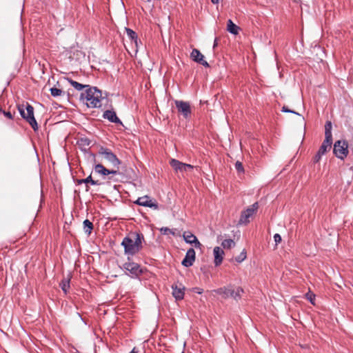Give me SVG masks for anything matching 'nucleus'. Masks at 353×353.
<instances>
[{
    "label": "nucleus",
    "instance_id": "10",
    "mask_svg": "<svg viewBox=\"0 0 353 353\" xmlns=\"http://www.w3.org/2000/svg\"><path fill=\"white\" fill-rule=\"evenodd\" d=\"M196 253L193 248H190L185 254V258L182 261V265L185 267H190L195 261Z\"/></svg>",
    "mask_w": 353,
    "mask_h": 353
},
{
    "label": "nucleus",
    "instance_id": "29",
    "mask_svg": "<svg viewBox=\"0 0 353 353\" xmlns=\"http://www.w3.org/2000/svg\"><path fill=\"white\" fill-rule=\"evenodd\" d=\"M50 93L53 97H59L62 94L63 91L61 89L57 88H52L50 89Z\"/></svg>",
    "mask_w": 353,
    "mask_h": 353
},
{
    "label": "nucleus",
    "instance_id": "6",
    "mask_svg": "<svg viewBox=\"0 0 353 353\" xmlns=\"http://www.w3.org/2000/svg\"><path fill=\"white\" fill-rule=\"evenodd\" d=\"M259 208L258 203L256 202L251 206L248 207L245 210L241 212L239 223V225H246L250 222V218L256 212Z\"/></svg>",
    "mask_w": 353,
    "mask_h": 353
},
{
    "label": "nucleus",
    "instance_id": "16",
    "mask_svg": "<svg viewBox=\"0 0 353 353\" xmlns=\"http://www.w3.org/2000/svg\"><path fill=\"white\" fill-rule=\"evenodd\" d=\"M214 292L221 295L223 299H227L228 297L230 296V295H233V289L230 288H226V287H224V288H220L216 290H214Z\"/></svg>",
    "mask_w": 353,
    "mask_h": 353
},
{
    "label": "nucleus",
    "instance_id": "15",
    "mask_svg": "<svg viewBox=\"0 0 353 353\" xmlns=\"http://www.w3.org/2000/svg\"><path fill=\"white\" fill-rule=\"evenodd\" d=\"M214 256V264L216 266L219 265L223 259V250L219 247H215L213 250Z\"/></svg>",
    "mask_w": 353,
    "mask_h": 353
},
{
    "label": "nucleus",
    "instance_id": "27",
    "mask_svg": "<svg viewBox=\"0 0 353 353\" xmlns=\"http://www.w3.org/2000/svg\"><path fill=\"white\" fill-rule=\"evenodd\" d=\"M243 290L239 287L236 289V290H233V295H230L231 297H233L234 299L237 300L241 299V294L243 293Z\"/></svg>",
    "mask_w": 353,
    "mask_h": 353
},
{
    "label": "nucleus",
    "instance_id": "26",
    "mask_svg": "<svg viewBox=\"0 0 353 353\" xmlns=\"http://www.w3.org/2000/svg\"><path fill=\"white\" fill-rule=\"evenodd\" d=\"M70 278L65 279L60 283V286L65 293L67 292L68 290L70 288Z\"/></svg>",
    "mask_w": 353,
    "mask_h": 353
},
{
    "label": "nucleus",
    "instance_id": "39",
    "mask_svg": "<svg viewBox=\"0 0 353 353\" xmlns=\"http://www.w3.org/2000/svg\"><path fill=\"white\" fill-rule=\"evenodd\" d=\"M77 184L85 183V179H77Z\"/></svg>",
    "mask_w": 353,
    "mask_h": 353
},
{
    "label": "nucleus",
    "instance_id": "22",
    "mask_svg": "<svg viewBox=\"0 0 353 353\" xmlns=\"http://www.w3.org/2000/svg\"><path fill=\"white\" fill-rule=\"evenodd\" d=\"M68 82L70 83V85L74 87L77 90H81L84 88H89L90 86L88 85H83L81 83H79L71 79H66Z\"/></svg>",
    "mask_w": 353,
    "mask_h": 353
},
{
    "label": "nucleus",
    "instance_id": "28",
    "mask_svg": "<svg viewBox=\"0 0 353 353\" xmlns=\"http://www.w3.org/2000/svg\"><path fill=\"white\" fill-rule=\"evenodd\" d=\"M246 257H247V253H246L245 250L244 249L240 253V254L235 258V261H237L238 263H241L246 259Z\"/></svg>",
    "mask_w": 353,
    "mask_h": 353
},
{
    "label": "nucleus",
    "instance_id": "41",
    "mask_svg": "<svg viewBox=\"0 0 353 353\" xmlns=\"http://www.w3.org/2000/svg\"><path fill=\"white\" fill-rule=\"evenodd\" d=\"M130 353H138V351L137 350L136 347H134Z\"/></svg>",
    "mask_w": 353,
    "mask_h": 353
},
{
    "label": "nucleus",
    "instance_id": "11",
    "mask_svg": "<svg viewBox=\"0 0 353 353\" xmlns=\"http://www.w3.org/2000/svg\"><path fill=\"white\" fill-rule=\"evenodd\" d=\"M94 170L98 174L104 175V176L108 175L110 174H116L118 173V169L114 168L113 167L111 169H108V168H105L102 164H100V163L95 165Z\"/></svg>",
    "mask_w": 353,
    "mask_h": 353
},
{
    "label": "nucleus",
    "instance_id": "34",
    "mask_svg": "<svg viewBox=\"0 0 353 353\" xmlns=\"http://www.w3.org/2000/svg\"><path fill=\"white\" fill-rule=\"evenodd\" d=\"M324 154H321L319 151H318V152L316 153V154L314 156V159H313V161L314 163H318L322 155H323Z\"/></svg>",
    "mask_w": 353,
    "mask_h": 353
},
{
    "label": "nucleus",
    "instance_id": "18",
    "mask_svg": "<svg viewBox=\"0 0 353 353\" xmlns=\"http://www.w3.org/2000/svg\"><path fill=\"white\" fill-rule=\"evenodd\" d=\"M332 143V139L325 137V140L321 144L319 151L321 154H325L327 150H330Z\"/></svg>",
    "mask_w": 353,
    "mask_h": 353
},
{
    "label": "nucleus",
    "instance_id": "30",
    "mask_svg": "<svg viewBox=\"0 0 353 353\" xmlns=\"http://www.w3.org/2000/svg\"><path fill=\"white\" fill-rule=\"evenodd\" d=\"M235 168L236 170V171L239 173V174H243L244 173V168H243V164L241 162L237 161L236 163H235Z\"/></svg>",
    "mask_w": 353,
    "mask_h": 353
},
{
    "label": "nucleus",
    "instance_id": "44",
    "mask_svg": "<svg viewBox=\"0 0 353 353\" xmlns=\"http://www.w3.org/2000/svg\"><path fill=\"white\" fill-rule=\"evenodd\" d=\"M145 1L150 2L151 0H144Z\"/></svg>",
    "mask_w": 353,
    "mask_h": 353
},
{
    "label": "nucleus",
    "instance_id": "21",
    "mask_svg": "<svg viewBox=\"0 0 353 353\" xmlns=\"http://www.w3.org/2000/svg\"><path fill=\"white\" fill-rule=\"evenodd\" d=\"M125 32L131 41L134 42L135 46L137 47V35L136 32L132 30L127 28H125Z\"/></svg>",
    "mask_w": 353,
    "mask_h": 353
},
{
    "label": "nucleus",
    "instance_id": "3",
    "mask_svg": "<svg viewBox=\"0 0 353 353\" xmlns=\"http://www.w3.org/2000/svg\"><path fill=\"white\" fill-rule=\"evenodd\" d=\"M18 110L21 116L26 119L33 130L36 131L38 129V125L34 117V108L27 103L26 106L24 105H19Z\"/></svg>",
    "mask_w": 353,
    "mask_h": 353
},
{
    "label": "nucleus",
    "instance_id": "40",
    "mask_svg": "<svg viewBox=\"0 0 353 353\" xmlns=\"http://www.w3.org/2000/svg\"><path fill=\"white\" fill-rule=\"evenodd\" d=\"M217 44H218V39H215L213 48H215L217 46Z\"/></svg>",
    "mask_w": 353,
    "mask_h": 353
},
{
    "label": "nucleus",
    "instance_id": "1",
    "mask_svg": "<svg viewBox=\"0 0 353 353\" xmlns=\"http://www.w3.org/2000/svg\"><path fill=\"white\" fill-rule=\"evenodd\" d=\"M143 235L138 233H131L125 237L121 243L124 247L125 252L133 255L137 253L142 248Z\"/></svg>",
    "mask_w": 353,
    "mask_h": 353
},
{
    "label": "nucleus",
    "instance_id": "12",
    "mask_svg": "<svg viewBox=\"0 0 353 353\" xmlns=\"http://www.w3.org/2000/svg\"><path fill=\"white\" fill-rule=\"evenodd\" d=\"M183 239L186 243L194 245L196 248H201L202 246L196 236L189 232H184Z\"/></svg>",
    "mask_w": 353,
    "mask_h": 353
},
{
    "label": "nucleus",
    "instance_id": "5",
    "mask_svg": "<svg viewBox=\"0 0 353 353\" xmlns=\"http://www.w3.org/2000/svg\"><path fill=\"white\" fill-rule=\"evenodd\" d=\"M333 152L335 156L343 160L348 154V144L345 140L336 141L334 144Z\"/></svg>",
    "mask_w": 353,
    "mask_h": 353
},
{
    "label": "nucleus",
    "instance_id": "36",
    "mask_svg": "<svg viewBox=\"0 0 353 353\" xmlns=\"http://www.w3.org/2000/svg\"><path fill=\"white\" fill-rule=\"evenodd\" d=\"M282 110L285 112H292V113L297 114L296 112L289 110L288 108H286L285 106L283 107Z\"/></svg>",
    "mask_w": 353,
    "mask_h": 353
},
{
    "label": "nucleus",
    "instance_id": "42",
    "mask_svg": "<svg viewBox=\"0 0 353 353\" xmlns=\"http://www.w3.org/2000/svg\"><path fill=\"white\" fill-rule=\"evenodd\" d=\"M212 3L216 4V3H218L219 0H211Z\"/></svg>",
    "mask_w": 353,
    "mask_h": 353
},
{
    "label": "nucleus",
    "instance_id": "9",
    "mask_svg": "<svg viewBox=\"0 0 353 353\" xmlns=\"http://www.w3.org/2000/svg\"><path fill=\"white\" fill-rule=\"evenodd\" d=\"M190 57L194 61L199 63L205 67H209L208 63L204 59V56L199 50L193 49L191 52Z\"/></svg>",
    "mask_w": 353,
    "mask_h": 353
},
{
    "label": "nucleus",
    "instance_id": "2",
    "mask_svg": "<svg viewBox=\"0 0 353 353\" xmlns=\"http://www.w3.org/2000/svg\"><path fill=\"white\" fill-rule=\"evenodd\" d=\"M81 98L85 100L87 106L91 108L100 107L103 99L101 92L95 87L87 88L85 92L81 93Z\"/></svg>",
    "mask_w": 353,
    "mask_h": 353
},
{
    "label": "nucleus",
    "instance_id": "25",
    "mask_svg": "<svg viewBox=\"0 0 353 353\" xmlns=\"http://www.w3.org/2000/svg\"><path fill=\"white\" fill-rule=\"evenodd\" d=\"M235 242L232 239H225L222 243L221 245L225 249H230L235 246Z\"/></svg>",
    "mask_w": 353,
    "mask_h": 353
},
{
    "label": "nucleus",
    "instance_id": "43",
    "mask_svg": "<svg viewBox=\"0 0 353 353\" xmlns=\"http://www.w3.org/2000/svg\"><path fill=\"white\" fill-rule=\"evenodd\" d=\"M85 190H86L87 192L89 190V186H88V185H86Z\"/></svg>",
    "mask_w": 353,
    "mask_h": 353
},
{
    "label": "nucleus",
    "instance_id": "8",
    "mask_svg": "<svg viewBox=\"0 0 353 353\" xmlns=\"http://www.w3.org/2000/svg\"><path fill=\"white\" fill-rule=\"evenodd\" d=\"M135 203L139 205L154 208V210L158 209V203L155 200L151 199L148 196L139 197L136 201Z\"/></svg>",
    "mask_w": 353,
    "mask_h": 353
},
{
    "label": "nucleus",
    "instance_id": "19",
    "mask_svg": "<svg viewBox=\"0 0 353 353\" xmlns=\"http://www.w3.org/2000/svg\"><path fill=\"white\" fill-rule=\"evenodd\" d=\"M172 294L176 300H181L184 296V290L183 287L178 288L177 285H172Z\"/></svg>",
    "mask_w": 353,
    "mask_h": 353
},
{
    "label": "nucleus",
    "instance_id": "31",
    "mask_svg": "<svg viewBox=\"0 0 353 353\" xmlns=\"http://www.w3.org/2000/svg\"><path fill=\"white\" fill-rule=\"evenodd\" d=\"M305 297L312 305H314L315 295L312 292H309L305 294Z\"/></svg>",
    "mask_w": 353,
    "mask_h": 353
},
{
    "label": "nucleus",
    "instance_id": "23",
    "mask_svg": "<svg viewBox=\"0 0 353 353\" xmlns=\"http://www.w3.org/2000/svg\"><path fill=\"white\" fill-rule=\"evenodd\" d=\"M332 122L327 121L325 125V137L332 139Z\"/></svg>",
    "mask_w": 353,
    "mask_h": 353
},
{
    "label": "nucleus",
    "instance_id": "14",
    "mask_svg": "<svg viewBox=\"0 0 353 353\" xmlns=\"http://www.w3.org/2000/svg\"><path fill=\"white\" fill-rule=\"evenodd\" d=\"M170 164L176 172H185V167H188L187 163H182L174 159H172L170 161Z\"/></svg>",
    "mask_w": 353,
    "mask_h": 353
},
{
    "label": "nucleus",
    "instance_id": "37",
    "mask_svg": "<svg viewBox=\"0 0 353 353\" xmlns=\"http://www.w3.org/2000/svg\"><path fill=\"white\" fill-rule=\"evenodd\" d=\"M188 167H185V172L191 170L194 168V166L190 164H187Z\"/></svg>",
    "mask_w": 353,
    "mask_h": 353
},
{
    "label": "nucleus",
    "instance_id": "33",
    "mask_svg": "<svg viewBox=\"0 0 353 353\" xmlns=\"http://www.w3.org/2000/svg\"><path fill=\"white\" fill-rule=\"evenodd\" d=\"M161 232L162 234H174V232H172L170 229H169L168 228H162L161 229Z\"/></svg>",
    "mask_w": 353,
    "mask_h": 353
},
{
    "label": "nucleus",
    "instance_id": "13",
    "mask_svg": "<svg viewBox=\"0 0 353 353\" xmlns=\"http://www.w3.org/2000/svg\"><path fill=\"white\" fill-rule=\"evenodd\" d=\"M123 267L125 270L134 275H138L141 272L139 265L134 262H126L124 263Z\"/></svg>",
    "mask_w": 353,
    "mask_h": 353
},
{
    "label": "nucleus",
    "instance_id": "24",
    "mask_svg": "<svg viewBox=\"0 0 353 353\" xmlns=\"http://www.w3.org/2000/svg\"><path fill=\"white\" fill-rule=\"evenodd\" d=\"M83 229L86 234H90L93 229V224L88 219L83 221Z\"/></svg>",
    "mask_w": 353,
    "mask_h": 353
},
{
    "label": "nucleus",
    "instance_id": "38",
    "mask_svg": "<svg viewBox=\"0 0 353 353\" xmlns=\"http://www.w3.org/2000/svg\"><path fill=\"white\" fill-rule=\"evenodd\" d=\"M194 291L198 294H201L203 292V290L198 288H194Z\"/></svg>",
    "mask_w": 353,
    "mask_h": 353
},
{
    "label": "nucleus",
    "instance_id": "35",
    "mask_svg": "<svg viewBox=\"0 0 353 353\" xmlns=\"http://www.w3.org/2000/svg\"><path fill=\"white\" fill-rule=\"evenodd\" d=\"M274 239L276 243V245H277L278 243H280L282 240L281 235L279 234H275L274 235Z\"/></svg>",
    "mask_w": 353,
    "mask_h": 353
},
{
    "label": "nucleus",
    "instance_id": "20",
    "mask_svg": "<svg viewBox=\"0 0 353 353\" xmlns=\"http://www.w3.org/2000/svg\"><path fill=\"white\" fill-rule=\"evenodd\" d=\"M239 28L235 25L231 19L228 21L227 30L233 34H237L239 33Z\"/></svg>",
    "mask_w": 353,
    "mask_h": 353
},
{
    "label": "nucleus",
    "instance_id": "32",
    "mask_svg": "<svg viewBox=\"0 0 353 353\" xmlns=\"http://www.w3.org/2000/svg\"><path fill=\"white\" fill-rule=\"evenodd\" d=\"M85 183H91L92 185H99L98 181H94L92 179V176H88L86 179H85Z\"/></svg>",
    "mask_w": 353,
    "mask_h": 353
},
{
    "label": "nucleus",
    "instance_id": "17",
    "mask_svg": "<svg viewBox=\"0 0 353 353\" xmlns=\"http://www.w3.org/2000/svg\"><path fill=\"white\" fill-rule=\"evenodd\" d=\"M103 118L109 120L111 122L119 123H121L119 119L117 117L115 112L111 110H106L103 113Z\"/></svg>",
    "mask_w": 353,
    "mask_h": 353
},
{
    "label": "nucleus",
    "instance_id": "7",
    "mask_svg": "<svg viewBox=\"0 0 353 353\" xmlns=\"http://www.w3.org/2000/svg\"><path fill=\"white\" fill-rule=\"evenodd\" d=\"M175 105L178 110L184 118H188L191 114V108L188 102L183 101H175Z\"/></svg>",
    "mask_w": 353,
    "mask_h": 353
},
{
    "label": "nucleus",
    "instance_id": "4",
    "mask_svg": "<svg viewBox=\"0 0 353 353\" xmlns=\"http://www.w3.org/2000/svg\"><path fill=\"white\" fill-rule=\"evenodd\" d=\"M99 154L102 160H105L110 163L114 168L119 170V165L121 163L117 156L112 151L106 148L101 147L99 150Z\"/></svg>",
    "mask_w": 353,
    "mask_h": 353
}]
</instances>
